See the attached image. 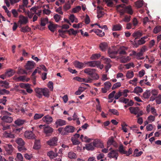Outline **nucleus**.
<instances>
[{
	"mask_svg": "<svg viewBox=\"0 0 161 161\" xmlns=\"http://www.w3.org/2000/svg\"><path fill=\"white\" fill-rule=\"evenodd\" d=\"M96 70L94 69L86 68L84 70V72L89 75L86 78V82L87 83L92 82L93 80H97L99 76L96 73Z\"/></svg>",
	"mask_w": 161,
	"mask_h": 161,
	"instance_id": "nucleus-1",
	"label": "nucleus"
},
{
	"mask_svg": "<svg viewBox=\"0 0 161 161\" xmlns=\"http://www.w3.org/2000/svg\"><path fill=\"white\" fill-rule=\"evenodd\" d=\"M116 7L117 11L121 15H123L125 12L130 14H133L131 7L130 6L126 7L125 4H122L117 5Z\"/></svg>",
	"mask_w": 161,
	"mask_h": 161,
	"instance_id": "nucleus-2",
	"label": "nucleus"
},
{
	"mask_svg": "<svg viewBox=\"0 0 161 161\" xmlns=\"http://www.w3.org/2000/svg\"><path fill=\"white\" fill-rule=\"evenodd\" d=\"M88 66L94 67H97L102 69L103 68V65H101V62L99 61H91L87 62L86 63Z\"/></svg>",
	"mask_w": 161,
	"mask_h": 161,
	"instance_id": "nucleus-3",
	"label": "nucleus"
},
{
	"mask_svg": "<svg viewBox=\"0 0 161 161\" xmlns=\"http://www.w3.org/2000/svg\"><path fill=\"white\" fill-rule=\"evenodd\" d=\"M109 150L110 151L108 154V157L110 158L117 160L119 156L118 151L116 150H112L111 148L109 149Z\"/></svg>",
	"mask_w": 161,
	"mask_h": 161,
	"instance_id": "nucleus-4",
	"label": "nucleus"
},
{
	"mask_svg": "<svg viewBox=\"0 0 161 161\" xmlns=\"http://www.w3.org/2000/svg\"><path fill=\"white\" fill-rule=\"evenodd\" d=\"M93 144L94 147H100L102 148L104 147L103 143L102 141L99 139H93Z\"/></svg>",
	"mask_w": 161,
	"mask_h": 161,
	"instance_id": "nucleus-5",
	"label": "nucleus"
},
{
	"mask_svg": "<svg viewBox=\"0 0 161 161\" xmlns=\"http://www.w3.org/2000/svg\"><path fill=\"white\" fill-rule=\"evenodd\" d=\"M19 20L18 23L20 25H25L29 22L28 18L27 17H25L22 15H20L19 16Z\"/></svg>",
	"mask_w": 161,
	"mask_h": 161,
	"instance_id": "nucleus-6",
	"label": "nucleus"
},
{
	"mask_svg": "<svg viewBox=\"0 0 161 161\" xmlns=\"http://www.w3.org/2000/svg\"><path fill=\"white\" fill-rule=\"evenodd\" d=\"M24 136L25 137L28 139H34L36 136L31 131H26L24 133Z\"/></svg>",
	"mask_w": 161,
	"mask_h": 161,
	"instance_id": "nucleus-7",
	"label": "nucleus"
},
{
	"mask_svg": "<svg viewBox=\"0 0 161 161\" xmlns=\"http://www.w3.org/2000/svg\"><path fill=\"white\" fill-rule=\"evenodd\" d=\"M5 151L8 154H11L14 150V148L12 145L10 144H7L4 146Z\"/></svg>",
	"mask_w": 161,
	"mask_h": 161,
	"instance_id": "nucleus-8",
	"label": "nucleus"
},
{
	"mask_svg": "<svg viewBox=\"0 0 161 161\" xmlns=\"http://www.w3.org/2000/svg\"><path fill=\"white\" fill-rule=\"evenodd\" d=\"M43 122L46 123L47 124H50L53 121L52 117L48 115L44 116L42 119Z\"/></svg>",
	"mask_w": 161,
	"mask_h": 161,
	"instance_id": "nucleus-9",
	"label": "nucleus"
},
{
	"mask_svg": "<svg viewBox=\"0 0 161 161\" xmlns=\"http://www.w3.org/2000/svg\"><path fill=\"white\" fill-rule=\"evenodd\" d=\"M3 137L7 138H13L15 137V136L11 131L8 132L7 131H5L3 133Z\"/></svg>",
	"mask_w": 161,
	"mask_h": 161,
	"instance_id": "nucleus-10",
	"label": "nucleus"
},
{
	"mask_svg": "<svg viewBox=\"0 0 161 161\" xmlns=\"http://www.w3.org/2000/svg\"><path fill=\"white\" fill-rule=\"evenodd\" d=\"M66 124V122L62 119H57L55 122V125H56V127L58 126H61Z\"/></svg>",
	"mask_w": 161,
	"mask_h": 161,
	"instance_id": "nucleus-11",
	"label": "nucleus"
},
{
	"mask_svg": "<svg viewBox=\"0 0 161 161\" xmlns=\"http://www.w3.org/2000/svg\"><path fill=\"white\" fill-rule=\"evenodd\" d=\"M58 139L57 137H53L47 142L48 145L50 146H54L57 144Z\"/></svg>",
	"mask_w": 161,
	"mask_h": 161,
	"instance_id": "nucleus-12",
	"label": "nucleus"
},
{
	"mask_svg": "<svg viewBox=\"0 0 161 161\" xmlns=\"http://www.w3.org/2000/svg\"><path fill=\"white\" fill-rule=\"evenodd\" d=\"M43 88H36L35 89V91L36 93V95L39 98L42 96Z\"/></svg>",
	"mask_w": 161,
	"mask_h": 161,
	"instance_id": "nucleus-13",
	"label": "nucleus"
},
{
	"mask_svg": "<svg viewBox=\"0 0 161 161\" xmlns=\"http://www.w3.org/2000/svg\"><path fill=\"white\" fill-rule=\"evenodd\" d=\"M151 93L152 96L150 98V100L151 101H153L155 100V97L157 96L158 95V91L155 89H153L152 90Z\"/></svg>",
	"mask_w": 161,
	"mask_h": 161,
	"instance_id": "nucleus-14",
	"label": "nucleus"
},
{
	"mask_svg": "<svg viewBox=\"0 0 161 161\" xmlns=\"http://www.w3.org/2000/svg\"><path fill=\"white\" fill-rule=\"evenodd\" d=\"M43 128L44 132L47 136H48L53 131V129L49 126H46Z\"/></svg>",
	"mask_w": 161,
	"mask_h": 161,
	"instance_id": "nucleus-15",
	"label": "nucleus"
},
{
	"mask_svg": "<svg viewBox=\"0 0 161 161\" xmlns=\"http://www.w3.org/2000/svg\"><path fill=\"white\" fill-rule=\"evenodd\" d=\"M75 127L71 125H67L65 126L64 130L67 133H73L75 130Z\"/></svg>",
	"mask_w": 161,
	"mask_h": 161,
	"instance_id": "nucleus-16",
	"label": "nucleus"
},
{
	"mask_svg": "<svg viewBox=\"0 0 161 161\" xmlns=\"http://www.w3.org/2000/svg\"><path fill=\"white\" fill-rule=\"evenodd\" d=\"M129 109L131 114L135 115H136L138 112L139 111V109L138 107H130Z\"/></svg>",
	"mask_w": 161,
	"mask_h": 161,
	"instance_id": "nucleus-17",
	"label": "nucleus"
},
{
	"mask_svg": "<svg viewBox=\"0 0 161 161\" xmlns=\"http://www.w3.org/2000/svg\"><path fill=\"white\" fill-rule=\"evenodd\" d=\"M2 120L7 123H10L13 120V118L11 117L8 116H4L1 118Z\"/></svg>",
	"mask_w": 161,
	"mask_h": 161,
	"instance_id": "nucleus-18",
	"label": "nucleus"
},
{
	"mask_svg": "<svg viewBox=\"0 0 161 161\" xmlns=\"http://www.w3.org/2000/svg\"><path fill=\"white\" fill-rule=\"evenodd\" d=\"M35 65L33 61H28L26 65L25 68L27 70H30L33 69Z\"/></svg>",
	"mask_w": 161,
	"mask_h": 161,
	"instance_id": "nucleus-19",
	"label": "nucleus"
},
{
	"mask_svg": "<svg viewBox=\"0 0 161 161\" xmlns=\"http://www.w3.org/2000/svg\"><path fill=\"white\" fill-rule=\"evenodd\" d=\"M131 59V58L129 56H125L121 57L119 58L120 62L123 63H126L129 61Z\"/></svg>",
	"mask_w": 161,
	"mask_h": 161,
	"instance_id": "nucleus-20",
	"label": "nucleus"
},
{
	"mask_svg": "<svg viewBox=\"0 0 161 161\" xmlns=\"http://www.w3.org/2000/svg\"><path fill=\"white\" fill-rule=\"evenodd\" d=\"M83 149H86L87 150L92 151L95 149L93 144L92 145V143L86 144L85 145V146L83 148Z\"/></svg>",
	"mask_w": 161,
	"mask_h": 161,
	"instance_id": "nucleus-21",
	"label": "nucleus"
},
{
	"mask_svg": "<svg viewBox=\"0 0 161 161\" xmlns=\"http://www.w3.org/2000/svg\"><path fill=\"white\" fill-rule=\"evenodd\" d=\"M80 138L82 141L85 142H89L93 140L92 138H88L86 136H84L83 135H81L80 136Z\"/></svg>",
	"mask_w": 161,
	"mask_h": 161,
	"instance_id": "nucleus-22",
	"label": "nucleus"
},
{
	"mask_svg": "<svg viewBox=\"0 0 161 161\" xmlns=\"http://www.w3.org/2000/svg\"><path fill=\"white\" fill-rule=\"evenodd\" d=\"M107 47L108 44L105 42H102L99 45L100 48L103 51H105L107 49Z\"/></svg>",
	"mask_w": 161,
	"mask_h": 161,
	"instance_id": "nucleus-23",
	"label": "nucleus"
},
{
	"mask_svg": "<svg viewBox=\"0 0 161 161\" xmlns=\"http://www.w3.org/2000/svg\"><path fill=\"white\" fill-rule=\"evenodd\" d=\"M0 86L6 89L10 87L9 83L6 81L2 80L0 81Z\"/></svg>",
	"mask_w": 161,
	"mask_h": 161,
	"instance_id": "nucleus-24",
	"label": "nucleus"
},
{
	"mask_svg": "<svg viewBox=\"0 0 161 161\" xmlns=\"http://www.w3.org/2000/svg\"><path fill=\"white\" fill-rule=\"evenodd\" d=\"M15 73V71L11 69H9L6 71L5 75L7 77H10L13 75Z\"/></svg>",
	"mask_w": 161,
	"mask_h": 161,
	"instance_id": "nucleus-25",
	"label": "nucleus"
},
{
	"mask_svg": "<svg viewBox=\"0 0 161 161\" xmlns=\"http://www.w3.org/2000/svg\"><path fill=\"white\" fill-rule=\"evenodd\" d=\"M74 65L76 67L79 69L85 67V65L84 64L78 61H75L74 63Z\"/></svg>",
	"mask_w": 161,
	"mask_h": 161,
	"instance_id": "nucleus-26",
	"label": "nucleus"
},
{
	"mask_svg": "<svg viewBox=\"0 0 161 161\" xmlns=\"http://www.w3.org/2000/svg\"><path fill=\"white\" fill-rule=\"evenodd\" d=\"M47 155L51 159H53L56 158L58 155L57 153H54L52 151H50L48 152L47 153Z\"/></svg>",
	"mask_w": 161,
	"mask_h": 161,
	"instance_id": "nucleus-27",
	"label": "nucleus"
},
{
	"mask_svg": "<svg viewBox=\"0 0 161 161\" xmlns=\"http://www.w3.org/2000/svg\"><path fill=\"white\" fill-rule=\"evenodd\" d=\"M42 95L45 97H49V90L46 88H43L42 91Z\"/></svg>",
	"mask_w": 161,
	"mask_h": 161,
	"instance_id": "nucleus-28",
	"label": "nucleus"
},
{
	"mask_svg": "<svg viewBox=\"0 0 161 161\" xmlns=\"http://www.w3.org/2000/svg\"><path fill=\"white\" fill-rule=\"evenodd\" d=\"M57 25H54L52 23H50L48 26L49 30L52 32H54L55 29L57 28Z\"/></svg>",
	"mask_w": 161,
	"mask_h": 161,
	"instance_id": "nucleus-29",
	"label": "nucleus"
},
{
	"mask_svg": "<svg viewBox=\"0 0 161 161\" xmlns=\"http://www.w3.org/2000/svg\"><path fill=\"white\" fill-rule=\"evenodd\" d=\"M16 143L19 146L24 145L25 143L23 140L21 138H18L15 141Z\"/></svg>",
	"mask_w": 161,
	"mask_h": 161,
	"instance_id": "nucleus-30",
	"label": "nucleus"
},
{
	"mask_svg": "<svg viewBox=\"0 0 161 161\" xmlns=\"http://www.w3.org/2000/svg\"><path fill=\"white\" fill-rule=\"evenodd\" d=\"M122 27L121 25L118 24L114 25L112 28L113 31H120L121 30Z\"/></svg>",
	"mask_w": 161,
	"mask_h": 161,
	"instance_id": "nucleus-31",
	"label": "nucleus"
},
{
	"mask_svg": "<svg viewBox=\"0 0 161 161\" xmlns=\"http://www.w3.org/2000/svg\"><path fill=\"white\" fill-rule=\"evenodd\" d=\"M25 122V120L18 119L14 121V123L18 126L22 125Z\"/></svg>",
	"mask_w": 161,
	"mask_h": 161,
	"instance_id": "nucleus-32",
	"label": "nucleus"
},
{
	"mask_svg": "<svg viewBox=\"0 0 161 161\" xmlns=\"http://www.w3.org/2000/svg\"><path fill=\"white\" fill-rule=\"evenodd\" d=\"M68 156L69 158L75 159L76 158V154L73 152H69L68 153Z\"/></svg>",
	"mask_w": 161,
	"mask_h": 161,
	"instance_id": "nucleus-33",
	"label": "nucleus"
},
{
	"mask_svg": "<svg viewBox=\"0 0 161 161\" xmlns=\"http://www.w3.org/2000/svg\"><path fill=\"white\" fill-rule=\"evenodd\" d=\"M127 49V48L124 47H121L119 50V53L120 54H126L125 51Z\"/></svg>",
	"mask_w": 161,
	"mask_h": 161,
	"instance_id": "nucleus-34",
	"label": "nucleus"
},
{
	"mask_svg": "<svg viewBox=\"0 0 161 161\" xmlns=\"http://www.w3.org/2000/svg\"><path fill=\"white\" fill-rule=\"evenodd\" d=\"M71 8V5L69 1H68L63 6V9L66 11L69 9Z\"/></svg>",
	"mask_w": 161,
	"mask_h": 161,
	"instance_id": "nucleus-35",
	"label": "nucleus"
},
{
	"mask_svg": "<svg viewBox=\"0 0 161 161\" xmlns=\"http://www.w3.org/2000/svg\"><path fill=\"white\" fill-rule=\"evenodd\" d=\"M30 31L31 28L27 26L22 27L20 30L21 32L24 33L29 32Z\"/></svg>",
	"mask_w": 161,
	"mask_h": 161,
	"instance_id": "nucleus-36",
	"label": "nucleus"
},
{
	"mask_svg": "<svg viewBox=\"0 0 161 161\" xmlns=\"http://www.w3.org/2000/svg\"><path fill=\"white\" fill-rule=\"evenodd\" d=\"M69 35H73L75 36L76 34L79 32L78 31H75L73 29L71 28L67 31Z\"/></svg>",
	"mask_w": 161,
	"mask_h": 161,
	"instance_id": "nucleus-37",
	"label": "nucleus"
},
{
	"mask_svg": "<svg viewBox=\"0 0 161 161\" xmlns=\"http://www.w3.org/2000/svg\"><path fill=\"white\" fill-rule=\"evenodd\" d=\"M142 91L143 90L141 87L139 86H136L134 88L133 92L138 94L139 93L142 92Z\"/></svg>",
	"mask_w": 161,
	"mask_h": 161,
	"instance_id": "nucleus-38",
	"label": "nucleus"
},
{
	"mask_svg": "<svg viewBox=\"0 0 161 161\" xmlns=\"http://www.w3.org/2000/svg\"><path fill=\"white\" fill-rule=\"evenodd\" d=\"M134 73L132 71L130 70L128 71L126 74V77L128 79H130L134 76Z\"/></svg>",
	"mask_w": 161,
	"mask_h": 161,
	"instance_id": "nucleus-39",
	"label": "nucleus"
},
{
	"mask_svg": "<svg viewBox=\"0 0 161 161\" xmlns=\"http://www.w3.org/2000/svg\"><path fill=\"white\" fill-rule=\"evenodd\" d=\"M97 35L100 36H103L104 35V32H103L101 30L99 29H97L95 30L94 31Z\"/></svg>",
	"mask_w": 161,
	"mask_h": 161,
	"instance_id": "nucleus-40",
	"label": "nucleus"
},
{
	"mask_svg": "<svg viewBox=\"0 0 161 161\" xmlns=\"http://www.w3.org/2000/svg\"><path fill=\"white\" fill-rule=\"evenodd\" d=\"M69 19L72 23H73L74 22L76 23H77L78 22L77 19L73 14H71L70 15L69 17Z\"/></svg>",
	"mask_w": 161,
	"mask_h": 161,
	"instance_id": "nucleus-41",
	"label": "nucleus"
},
{
	"mask_svg": "<svg viewBox=\"0 0 161 161\" xmlns=\"http://www.w3.org/2000/svg\"><path fill=\"white\" fill-rule=\"evenodd\" d=\"M151 92L150 91H146L143 94V97L145 99L148 98L150 96Z\"/></svg>",
	"mask_w": 161,
	"mask_h": 161,
	"instance_id": "nucleus-42",
	"label": "nucleus"
},
{
	"mask_svg": "<svg viewBox=\"0 0 161 161\" xmlns=\"http://www.w3.org/2000/svg\"><path fill=\"white\" fill-rule=\"evenodd\" d=\"M155 102L157 104H159L161 103V94H159L155 97Z\"/></svg>",
	"mask_w": 161,
	"mask_h": 161,
	"instance_id": "nucleus-43",
	"label": "nucleus"
},
{
	"mask_svg": "<svg viewBox=\"0 0 161 161\" xmlns=\"http://www.w3.org/2000/svg\"><path fill=\"white\" fill-rule=\"evenodd\" d=\"M47 23L48 19L47 18L41 19V26H45Z\"/></svg>",
	"mask_w": 161,
	"mask_h": 161,
	"instance_id": "nucleus-44",
	"label": "nucleus"
},
{
	"mask_svg": "<svg viewBox=\"0 0 161 161\" xmlns=\"http://www.w3.org/2000/svg\"><path fill=\"white\" fill-rule=\"evenodd\" d=\"M44 114H36L34 117V120H37L41 118Z\"/></svg>",
	"mask_w": 161,
	"mask_h": 161,
	"instance_id": "nucleus-45",
	"label": "nucleus"
},
{
	"mask_svg": "<svg viewBox=\"0 0 161 161\" xmlns=\"http://www.w3.org/2000/svg\"><path fill=\"white\" fill-rule=\"evenodd\" d=\"M81 8L80 6H77L72 9V12L73 13H76L81 10Z\"/></svg>",
	"mask_w": 161,
	"mask_h": 161,
	"instance_id": "nucleus-46",
	"label": "nucleus"
},
{
	"mask_svg": "<svg viewBox=\"0 0 161 161\" xmlns=\"http://www.w3.org/2000/svg\"><path fill=\"white\" fill-rule=\"evenodd\" d=\"M108 53L109 55V57L112 58H114L115 57L114 56L112 55V54H114V55H116L117 54V52L111 51L110 49H108Z\"/></svg>",
	"mask_w": 161,
	"mask_h": 161,
	"instance_id": "nucleus-47",
	"label": "nucleus"
},
{
	"mask_svg": "<svg viewBox=\"0 0 161 161\" xmlns=\"http://www.w3.org/2000/svg\"><path fill=\"white\" fill-rule=\"evenodd\" d=\"M138 150L137 149H135L133 155L135 157H138L140 155H141L142 153L143 152L142 151H140L139 152H138Z\"/></svg>",
	"mask_w": 161,
	"mask_h": 161,
	"instance_id": "nucleus-48",
	"label": "nucleus"
},
{
	"mask_svg": "<svg viewBox=\"0 0 161 161\" xmlns=\"http://www.w3.org/2000/svg\"><path fill=\"white\" fill-rule=\"evenodd\" d=\"M101 56L100 53L94 54L92 55L91 57V59L92 60H95L98 59Z\"/></svg>",
	"mask_w": 161,
	"mask_h": 161,
	"instance_id": "nucleus-49",
	"label": "nucleus"
},
{
	"mask_svg": "<svg viewBox=\"0 0 161 161\" xmlns=\"http://www.w3.org/2000/svg\"><path fill=\"white\" fill-rule=\"evenodd\" d=\"M131 16H125V18L121 21H120V23H121L122 22H129L130 20Z\"/></svg>",
	"mask_w": 161,
	"mask_h": 161,
	"instance_id": "nucleus-50",
	"label": "nucleus"
},
{
	"mask_svg": "<svg viewBox=\"0 0 161 161\" xmlns=\"http://www.w3.org/2000/svg\"><path fill=\"white\" fill-rule=\"evenodd\" d=\"M142 35V33L139 31L134 32L132 34V36L136 37V38L140 37Z\"/></svg>",
	"mask_w": 161,
	"mask_h": 161,
	"instance_id": "nucleus-51",
	"label": "nucleus"
},
{
	"mask_svg": "<svg viewBox=\"0 0 161 161\" xmlns=\"http://www.w3.org/2000/svg\"><path fill=\"white\" fill-rule=\"evenodd\" d=\"M119 152L122 154H126L127 151H125L124 148L123 146V145H121L119 146Z\"/></svg>",
	"mask_w": 161,
	"mask_h": 161,
	"instance_id": "nucleus-52",
	"label": "nucleus"
},
{
	"mask_svg": "<svg viewBox=\"0 0 161 161\" xmlns=\"http://www.w3.org/2000/svg\"><path fill=\"white\" fill-rule=\"evenodd\" d=\"M143 3L142 1H137L135 3L136 7L138 8L141 7L143 6Z\"/></svg>",
	"mask_w": 161,
	"mask_h": 161,
	"instance_id": "nucleus-53",
	"label": "nucleus"
},
{
	"mask_svg": "<svg viewBox=\"0 0 161 161\" xmlns=\"http://www.w3.org/2000/svg\"><path fill=\"white\" fill-rule=\"evenodd\" d=\"M58 31L59 33V35L60 36L63 38H65L66 37V36L65 35V33L66 31H63L62 30H58Z\"/></svg>",
	"mask_w": 161,
	"mask_h": 161,
	"instance_id": "nucleus-54",
	"label": "nucleus"
},
{
	"mask_svg": "<svg viewBox=\"0 0 161 161\" xmlns=\"http://www.w3.org/2000/svg\"><path fill=\"white\" fill-rule=\"evenodd\" d=\"M101 59L103 61L104 63L106 64L110 63L111 62L110 59L108 58H104V57H102Z\"/></svg>",
	"mask_w": 161,
	"mask_h": 161,
	"instance_id": "nucleus-55",
	"label": "nucleus"
},
{
	"mask_svg": "<svg viewBox=\"0 0 161 161\" xmlns=\"http://www.w3.org/2000/svg\"><path fill=\"white\" fill-rule=\"evenodd\" d=\"M10 92L5 89H0V94L1 95H3L5 94H8Z\"/></svg>",
	"mask_w": 161,
	"mask_h": 161,
	"instance_id": "nucleus-56",
	"label": "nucleus"
},
{
	"mask_svg": "<svg viewBox=\"0 0 161 161\" xmlns=\"http://www.w3.org/2000/svg\"><path fill=\"white\" fill-rule=\"evenodd\" d=\"M121 126H122V130H123V131L125 132H127L128 130L126 127L128 126V125L125 123H124L121 124Z\"/></svg>",
	"mask_w": 161,
	"mask_h": 161,
	"instance_id": "nucleus-57",
	"label": "nucleus"
},
{
	"mask_svg": "<svg viewBox=\"0 0 161 161\" xmlns=\"http://www.w3.org/2000/svg\"><path fill=\"white\" fill-rule=\"evenodd\" d=\"M27 10H26L23 5H20L19 6V8L18 10V11L19 12H22L25 14L27 12Z\"/></svg>",
	"mask_w": 161,
	"mask_h": 161,
	"instance_id": "nucleus-58",
	"label": "nucleus"
},
{
	"mask_svg": "<svg viewBox=\"0 0 161 161\" xmlns=\"http://www.w3.org/2000/svg\"><path fill=\"white\" fill-rule=\"evenodd\" d=\"M71 140L73 145H77L80 144V142L75 138H71Z\"/></svg>",
	"mask_w": 161,
	"mask_h": 161,
	"instance_id": "nucleus-59",
	"label": "nucleus"
},
{
	"mask_svg": "<svg viewBox=\"0 0 161 161\" xmlns=\"http://www.w3.org/2000/svg\"><path fill=\"white\" fill-rule=\"evenodd\" d=\"M155 119V116L152 115H150L147 118L148 121V123H152L154 121Z\"/></svg>",
	"mask_w": 161,
	"mask_h": 161,
	"instance_id": "nucleus-60",
	"label": "nucleus"
},
{
	"mask_svg": "<svg viewBox=\"0 0 161 161\" xmlns=\"http://www.w3.org/2000/svg\"><path fill=\"white\" fill-rule=\"evenodd\" d=\"M74 79L79 81L84 82L86 83L87 80L86 78H82L78 77H76L74 78Z\"/></svg>",
	"mask_w": 161,
	"mask_h": 161,
	"instance_id": "nucleus-61",
	"label": "nucleus"
},
{
	"mask_svg": "<svg viewBox=\"0 0 161 161\" xmlns=\"http://www.w3.org/2000/svg\"><path fill=\"white\" fill-rule=\"evenodd\" d=\"M105 2L108 6L112 7L113 6L112 0H105Z\"/></svg>",
	"mask_w": 161,
	"mask_h": 161,
	"instance_id": "nucleus-62",
	"label": "nucleus"
},
{
	"mask_svg": "<svg viewBox=\"0 0 161 161\" xmlns=\"http://www.w3.org/2000/svg\"><path fill=\"white\" fill-rule=\"evenodd\" d=\"M125 66L126 69H128L130 68L131 67H134V66L133 63L132 62H130L125 65Z\"/></svg>",
	"mask_w": 161,
	"mask_h": 161,
	"instance_id": "nucleus-63",
	"label": "nucleus"
},
{
	"mask_svg": "<svg viewBox=\"0 0 161 161\" xmlns=\"http://www.w3.org/2000/svg\"><path fill=\"white\" fill-rule=\"evenodd\" d=\"M136 57L138 59H142L144 58L143 54L140 52L137 53Z\"/></svg>",
	"mask_w": 161,
	"mask_h": 161,
	"instance_id": "nucleus-64",
	"label": "nucleus"
}]
</instances>
